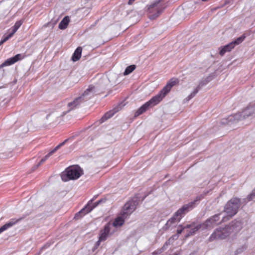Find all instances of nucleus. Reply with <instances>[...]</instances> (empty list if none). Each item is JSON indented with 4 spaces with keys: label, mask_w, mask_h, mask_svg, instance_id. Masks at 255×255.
Returning a JSON list of instances; mask_svg holds the SVG:
<instances>
[{
    "label": "nucleus",
    "mask_w": 255,
    "mask_h": 255,
    "mask_svg": "<svg viewBox=\"0 0 255 255\" xmlns=\"http://www.w3.org/2000/svg\"><path fill=\"white\" fill-rule=\"evenodd\" d=\"M178 83L179 80L177 78H172L170 79L157 95L153 97L135 112L134 116L138 117L145 112L149 107L157 105L171 91L172 88Z\"/></svg>",
    "instance_id": "1"
},
{
    "label": "nucleus",
    "mask_w": 255,
    "mask_h": 255,
    "mask_svg": "<svg viewBox=\"0 0 255 255\" xmlns=\"http://www.w3.org/2000/svg\"><path fill=\"white\" fill-rule=\"evenodd\" d=\"M242 228V223L240 221H237L234 224L232 222L230 225L224 228H217L209 237V242H213L216 240H223L229 237L231 234L234 232L239 231Z\"/></svg>",
    "instance_id": "2"
},
{
    "label": "nucleus",
    "mask_w": 255,
    "mask_h": 255,
    "mask_svg": "<svg viewBox=\"0 0 255 255\" xmlns=\"http://www.w3.org/2000/svg\"><path fill=\"white\" fill-rule=\"evenodd\" d=\"M196 201H197V200H195L194 202H190L188 204L184 205L182 208L178 210L173 216L167 221L165 225L167 227L166 229L170 227L172 225L179 222L184 215L193 208L195 202Z\"/></svg>",
    "instance_id": "3"
},
{
    "label": "nucleus",
    "mask_w": 255,
    "mask_h": 255,
    "mask_svg": "<svg viewBox=\"0 0 255 255\" xmlns=\"http://www.w3.org/2000/svg\"><path fill=\"white\" fill-rule=\"evenodd\" d=\"M83 174L82 169L78 165H73L67 167L61 174L62 180L67 181L70 180L78 179Z\"/></svg>",
    "instance_id": "4"
},
{
    "label": "nucleus",
    "mask_w": 255,
    "mask_h": 255,
    "mask_svg": "<svg viewBox=\"0 0 255 255\" xmlns=\"http://www.w3.org/2000/svg\"><path fill=\"white\" fill-rule=\"evenodd\" d=\"M165 8V3L159 1H155L148 8V17L150 19L158 17Z\"/></svg>",
    "instance_id": "5"
},
{
    "label": "nucleus",
    "mask_w": 255,
    "mask_h": 255,
    "mask_svg": "<svg viewBox=\"0 0 255 255\" xmlns=\"http://www.w3.org/2000/svg\"><path fill=\"white\" fill-rule=\"evenodd\" d=\"M240 206L241 200L236 197L233 198L226 204L224 211L227 216L231 218L237 214Z\"/></svg>",
    "instance_id": "6"
},
{
    "label": "nucleus",
    "mask_w": 255,
    "mask_h": 255,
    "mask_svg": "<svg viewBox=\"0 0 255 255\" xmlns=\"http://www.w3.org/2000/svg\"><path fill=\"white\" fill-rule=\"evenodd\" d=\"M96 197H94L92 200L89 201L87 204L82 208L78 213H76L75 215L74 218L79 219L82 217L85 216L87 214L90 212L93 209L96 207L98 205L101 203H105L107 201L106 198L101 199L98 201L94 203L93 205L91 204L92 202L96 199Z\"/></svg>",
    "instance_id": "7"
},
{
    "label": "nucleus",
    "mask_w": 255,
    "mask_h": 255,
    "mask_svg": "<svg viewBox=\"0 0 255 255\" xmlns=\"http://www.w3.org/2000/svg\"><path fill=\"white\" fill-rule=\"evenodd\" d=\"M137 203L136 201L129 200L127 202L123 207V211L121 212V215L124 217H128L135 209Z\"/></svg>",
    "instance_id": "8"
},
{
    "label": "nucleus",
    "mask_w": 255,
    "mask_h": 255,
    "mask_svg": "<svg viewBox=\"0 0 255 255\" xmlns=\"http://www.w3.org/2000/svg\"><path fill=\"white\" fill-rule=\"evenodd\" d=\"M111 227L112 224L109 222L105 225L103 229L101 230L99 239L97 243L98 245L100 244V242L106 241L108 237L112 235V233L111 232Z\"/></svg>",
    "instance_id": "9"
},
{
    "label": "nucleus",
    "mask_w": 255,
    "mask_h": 255,
    "mask_svg": "<svg viewBox=\"0 0 255 255\" xmlns=\"http://www.w3.org/2000/svg\"><path fill=\"white\" fill-rule=\"evenodd\" d=\"M95 92V87L94 86L91 85H89L88 88L84 92V93L79 96L81 98V100L84 102L87 101L90 99Z\"/></svg>",
    "instance_id": "10"
},
{
    "label": "nucleus",
    "mask_w": 255,
    "mask_h": 255,
    "mask_svg": "<svg viewBox=\"0 0 255 255\" xmlns=\"http://www.w3.org/2000/svg\"><path fill=\"white\" fill-rule=\"evenodd\" d=\"M68 139H65L63 142L60 143L57 146H56L53 149L51 150L47 153L45 156H44L39 161V162L37 165V168L43 164L46 160H47L51 155H52L57 150H58L61 146L64 145Z\"/></svg>",
    "instance_id": "11"
},
{
    "label": "nucleus",
    "mask_w": 255,
    "mask_h": 255,
    "mask_svg": "<svg viewBox=\"0 0 255 255\" xmlns=\"http://www.w3.org/2000/svg\"><path fill=\"white\" fill-rule=\"evenodd\" d=\"M122 109V107L120 105L114 108L112 110L106 112L105 115L101 118L100 120V123H102L108 119L112 117L116 113L120 111Z\"/></svg>",
    "instance_id": "12"
},
{
    "label": "nucleus",
    "mask_w": 255,
    "mask_h": 255,
    "mask_svg": "<svg viewBox=\"0 0 255 255\" xmlns=\"http://www.w3.org/2000/svg\"><path fill=\"white\" fill-rule=\"evenodd\" d=\"M25 56H21L20 54H17L15 56L6 60L0 65V68L13 64L18 61L23 59Z\"/></svg>",
    "instance_id": "13"
},
{
    "label": "nucleus",
    "mask_w": 255,
    "mask_h": 255,
    "mask_svg": "<svg viewBox=\"0 0 255 255\" xmlns=\"http://www.w3.org/2000/svg\"><path fill=\"white\" fill-rule=\"evenodd\" d=\"M220 220L219 215H215L207 220L204 224L203 226L206 229L213 228L215 225L218 224Z\"/></svg>",
    "instance_id": "14"
},
{
    "label": "nucleus",
    "mask_w": 255,
    "mask_h": 255,
    "mask_svg": "<svg viewBox=\"0 0 255 255\" xmlns=\"http://www.w3.org/2000/svg\"><path fill=\"white\" fill-rule=\"evenodd\" d=\"M23 218H20L19 219H11L7 223H6L0 228V234H1L3 231L6 230L8 228L16 224L17 223L20 221Z\"/></svg>",
    "instance_id": "15"
},
{
    "label": "nucleus",
    "mask_w": 255,
    "mask_h": 255,
    "mask_svg": "<svg viewBox=\"0 0 255 255\" xmlns=\"http://www.w3.org/2000/svg\"><path fill=\"white\" fill-rule=\"evenodd\" d=\"M84 102L81 100V98L77 97L73 102L68 104L69 110H72L79 107L81 103Z\"/></svg>",
    "instance_id": "16"
},
{
    "label": "nucleus",
    "mask_w": 255,
    "mask_h": 255,
    "mask_svg": "<svg viewBox=\"0 0 255 255\" xmlns=\"http://www.w3.org/2000/svg\"><path fill=\"white\" fill-rule=\"evenodd\" d=\"M234 47L233 44L230 42L227 45L219 48V54L221 56H223L226 52L231 51Z\"/></svg>",
    "instance_id": "17"
},
{
    "label": "nucleus",
    "mask_w": 255,
    "mask_h": 255,
    "mask_svg": "<svg viewBox=\"0 0 255 255\" xmlns=\"http://www.w3.org/2000/svg\"><path fill=\"white\" fill-rule=\"evenodd\" d=\"M247 113V110H245L241 113H237L235 114L233 116H230L229 117L228 119L230 121H232V120H241L242 119L245 118L246 116V113Z\"/></svg>",
    "instance_id": "18"
},
{
    "label": "nucleus",
    "mask_w": 255,
    "mask_h": 255,
    "mask_svg": "<svg viewBox=\"0 0 255 255\" xmlns=\"http://www.w3.org/2000/svg\"><path fill=\"white\" fill-rule=\"evenodd\" d=\"M82 48L81 47H78L76 49L72 56V60L73 61L76 62L80 59L82 54Z\"/></svg>",
    "instance_id": "19"
},
{
    "label": "nucleus",
    "mask_w": 255,
    "mask_h": 255,
    "mask_svg": "<svg viewBox=\"0 0 255 255\" xmlns=\"http://www.w3.org/2000/svg\"><path fill=\"white\" fill-rule=\"evenodd\" d=\"M127 217H124L122 215L115 219V221L112 224V227H118L122 226L125 223V220Z\"/></svg>",
    "instance_id": "20"
},
{
    "label": "nucleus",
    "mask_w": 255,
    "mask_h": 255,
    "mask_svg": "<svg viewBox=\"0 0 255 255\" xmlns=\"http://www.w3.org/2000/svg\"><path fill=\"white\" fill-rule=\"evenodd\" d=\"M70 22V18L69 16H66L61 21L59 24L58 27L60 29H65L67 28Z\"/></svg>",
    "instance_id": "21"
},
{
    "label": "nucleus",
    "mask_w": 255,
    "mask_h": 255,
    "mask_svg": "<svg viewBox=\"0 0 255 255\" xmlns=\"http://www.w3.org/2000/svg\"><path fill=\"white\" fill-rule=\"evenodd\" d=\"M191 225L193 226L190 228H192V229H191V230L190 232V233L187 235V237L194 235V234L196 233V232H197L202 227H203V228H206L203 226V224H202V225L201 224L198 225L197 226H195L194 224H192Z\"/></svg>",
    "instance_id": "22"
},
{
    "label": "nucleus",
    "mask_w": 255,
    "mask_h": 255,
    "mask_svg": "<svg viewBox=\"0 0 255 255\" xmlns=\"http://www.w3.org/2000/svg\"><path fill=\"white\" fill-rule=\"evenodd\" d=\"M23 22V21L22 20L17 21L15 23L14 25L11 27L10 30H11V31L10 32V33H12V35H13L16 32V31L18 30V29L22 24Z\"/></svg>",
    "instance_id": "23"
},
{
    "label": "nucleus",
    "mask_w": 255,
    "mask_h": 255,
    "mask_svg": "<svg viewBox=\"0 0 255 255\" xmlns=\"http://www.w3.org/2000/svg\"><path fill=\"white\" fill-rule=\"evenodd\" d=\"M246 36L244 34L242 35L241 36L237 38L235 41H233L231 42L232 44H233V45L234 47H235L236 45H239L240 43H241L246 38Z\"/></svg>",
    "instance_id": "24"
},
{
    "label": "nucleus",
    "mask_w": 255,
    "mask_h": 255,
    "mask_svg": "<svg viewBox=\"0 0 255 255\" xmlns=\"http://www.w3.org/2000/svg\"><path fill=\"white\" fill-rule=\"evenodd\" d=\"M135 69V66L134 65H131L130 66H128L124 72V75H128L131 73L134 69Z\"/></svg>",
    "instance_id": "25"
},
{
    "label": "nucleus",
    "mask_w": 255,
    "mask_h": 255,
    "mask_svg": "<svg viewBox=\"0 0 255 255\" xmlns=\"http://www.w3.org/2000/svg\"><path fill=\"white\" fill-rule=\"evenodd\" d=\"M193 226L192 225H187L185 226H183L182 225H180L178 227V229L177 230V234H180L182 233L183 231L185 229H189L192 227Z\"/></svg>",
    "instance_id": "26"
},
{
    "label": "nucleus",
    "mask_w": 255,
    "mask_h": 255,
    "mask_svg": "<svg viewBox=\"0 0 255 255\" xmlns=\"http://www.w3.org/2000/svg\"><path fill=\"white\" fill-rule=\"evenodd\" d=\"M199 90V87H197L195 89H194V90L193 91V92H192L187 98V100H190V99H191L192 98H193L195 95L198 92Z\"/></svg>",
    "instance_id": "27"
},
{
    "label": "nucleus",
    "mask_w": 255,
    "mask_h": 255,
    "mask_svg": "<svg viewBox=\"0 0 255 255\" xmlns=\"http://www.w3.org/2000/svg\"><path fill=\"white\" fill-rule=\"evenodd\" d=\"M13 36L12 33H9L8 35H7L6 36H4L3 37V38L5 40V41H6L7 40H8L10 38H11Z\"/></svg>",
    "instance_id": "28"
},
{
    "label": "nucleus",
    "mask_w": 255,
    "mask_h": 255,
    "mask_svg": "<svg viewBox=\"0 0 255 255\" xmlns=\"http://www.w3.org/2000/svg\"><path fill=\"white\" fill-rule=\"evenodd\" d=\"M135 0H129L128 1V4L131 5L133 3Z\"/></svg>",
    "instance_id": "29"
},
{
    "label": "nucleus",
    "mask_w": 255,
    "mask_h": 255,
    "mask_svg": "<svg viewBox=\"0 0 255 255\" xmlns=\"http://www.w3.org/2000/svg\"><path fill=\"white\" fill-rule=\"evenodd\" d=\"M1 41H2V42H3V43H4L5 42H6L3 38L1 39Z\"/></svg>",
    "instance_id": "30"
},
{
    "label": "nucleus",
    "mask_w": 255,
    "mask_h": 255,
    "mask_svg": "<svg viewBox=\"0 0 255 255\" xmlns=\"http://www.w3.org/2000/svg\"><path fill=\"white\" fill-rule=\"evenodd\" d=\"M157 253H156V252H154L153 253V255H157Z\"/></svg>",
    "instance_id": "31"
},
{
    "label": "nucleus",
    "mask_w": 255,
    "mask_h": 255,
    "mask_svg": "<svg viewBox=\"0 0 255 255\" xmlns=\"http://www.w3.org/2000/svg\"><path fill=\"white\" fill-rule=\"evenodd\" d=\"M163 0H156L155 1H159L160 2H162V1Z\"/></svg>",
    "instance_id": "32"
},
{
    "label": "nucleus",
    "mask_w": 255,
    "mask_h": 255,
    "mask_svg": "<svg viewBox=\"0 0 255 255\" xmlns=\"http://www.w3.org/2000/svg\"><path fill=\"white\" fill-rule=\"evenodd\" d=\"M3 44V42L0 40V45H2Z\"/></svg>",
    "instance_id": "33"
},
{
    "label": "nucleus",
    "mask_w": 255,
    "mask_h": 255,
    "mask_svg": "<svg viewBox=\"0 0 255 255\" xmlns=\"http://www.w3.org/2000/svg\"><path fill=\"white\" fill-rule=\"evenodd\" d=\"M225 218H223V220L225 221Z\"/></svg>",
    "instance_id": "34"
}]
</instances>
